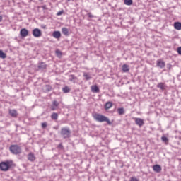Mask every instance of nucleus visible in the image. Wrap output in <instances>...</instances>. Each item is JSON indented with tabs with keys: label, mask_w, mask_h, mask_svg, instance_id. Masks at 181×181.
Returning <instances> with one entry per match:
<instances>
[{
	"label": "nucleus",
	"mask_w": 181,
	"mask_h": 181,
	"mask_svg": "<svg viewBox=\"0 0 181 181\" xmlns=\"http://www.w3.org/2000/svg\"><path fill=\"white\" fill-rule=\"evenodd\" d=\"M153 170L154 172H156V173H160L162 171V167L160 165L156 164L153 166Z\"/></svg>",
	"instance_id": "11"
},
{
	"label": "nucleus",
	"mask_w": 181,
	"mask_h": 181,
	"mask_svg": "<svg viewBox=\"0 0 181 181\" xmlns=\"http://www.w3.org/2000/svg\"><path fill=\"white\" fill-rule=\"evenodd\" d=\"M174 28L176 30H181V23L180 22H175L174 23Z\"/></svg>",
	"instance_id": "16"
},
{
	"label": "nucleus",
	"mask_w": 181,
	"mask_h": 181,
	"mask_svg": "<svg viewBox=\"0 0 181 181\" xmlns=\"http://www.w3.org/2000/svg\"><path fill=\"white\" fill-rule=\"evenodd\" d=\"M129 181H139V180L138 178H136V177H130Z\"/></svg>",
	"instance_id": "31"
},
{
	"label": "nucleus",
	"mask_w": 181,
	"mask_h": 181,
	"mask_svg": "<svg viewBox=\"0 0 181 181\" xmlns=\"http://www.w3.org/2000/svg\"><path fill=\"white\" fill-rule=\"evenodd\" d=\"M92 93H100V88L97 86V85L91 86Z\"/></svg>",
	"instance_id": "14"
},
{
	"label": "nucleus",
	"mask_w": 181,
	"mask_h": 181,
	"mask_svg": "<svg viewBox=\"0 0 181 181\" xmlns=\"http://www.w3.org/2000/svg\"><path fill=\"white\" fill-rule=\"evenodd\" d=\"M122 70L124 73H127V71H129V66L127 64H124L122 66Z\"/></svg>",
	"instance_id": "21"
},
{
	"label": "nucleus",
	"mask_w": 181,
	"mask_h": 181,
	"mask_svg": "<svg viewBox=\"0 0 181 181\" xmlns=\"http://www.w3.org/2000/svg\"><path fill=\"white\" fill-rule=\"evenodd\" d=\"M51 118H52V119H54V121H56V119H57V118H59V115L56 112H53L51 115Z\"/></svg>",
	"instance_id": "22"
},
{
	"label": "nucleus",
	"mask_w": 181,
	"mask_h": 181,
	"mask_svg": "<svg viewBox=\"0 0 181 181\" xmlns=\"http://www.w3.org/2000/svg\"><path fill=\"white\" fill-rule=\"evenodd\" d=\"M57 148L59 149H64V147L63 146V143H60L58 146H57Z\"/></svg>",
	"instance_id": "32"
},
{
	"label": "nucleus",
	"mask_w": 181,
	"mask_h": 181,
	"mask_svg": "<svg viewBox=\"0 0 181 181\" xmlns=\"http://www.w3.org/2000/svg\"><path fill=\"white\" fill-rule=\"evenodd\" d=\"M41 127L42 129H45V128H47V122H45L41 124Z\"/></svg>",
	"instance_id": "28"
},
{
	"label": "nucleus",
	"mask_w": 181,
	"mask_h": 181,
	"mask_svg": "<svg viewBox=\"0 0 181 181\" xmlns=\"http://www.w3.org/2000/svg\"><path fill=\"white\" fill-rule=\"evenodd\" d=\"M117 112L119 115H124V114H125V110H124V107H119L117 109Z\"/></svg>",
	"instance_id": "19"
},
{
	"label": "nucleus",
	"mask_w": 181,
	"mask_h": 181,
	"mask_svg": "<svg viewBox=\"0 0 181 181\" xmlns=\"http://www.w3.org/2000/svg\"><path fill=\"white\" fill-rule=\"evenodd\" d=\"M21 37H26L29 35V31L26 28H23L20 31Z\"/></svg>",
	"instance_id": "9"
},
{
	"label": "nucleus",
	"mask_w": 181,
	"mask_h": 181,
	"mask_svg": "<svg viewBox=\"0 0 181 181\" xmlns=\"http://www.w3.org/2000/svg\"><path fill=\"white\" fill-rule=\"evenodd\" d=\"M43 28H44V29H45V28H46V26H43Z\"/></svg>",
	"instance_id": "41"
},
{
	"label": "nucleus",
	"mask_w": 181,
	"mask_h": 181,
	"mask_svg": "<svg viewBox=\"0 0 181 181\" xmlns=\"http://www.w3.org/2000/svg\"><path fill=\"white\" fill-rule=\"evenodd\" d=\"M56 54H57V56L60 57V56H62V52L60 50L57 49L56 51Z\"/></svg>",
	"instance_id": "34"
},
{
	"label": "nucleus",
	"mask_w": 181,
	"mask_h": 181,
	"mask_svg": "<svg viewBox=\"0 0 181 181\" xmlns=\"http://www.w3.org/2000/svg\"><path fill=\"white\" fill-rule=\"evenodd\" d=\"M37 70H41V71H43V70H46V69H47V64H46L45 62H38L37 64Z\"/></svg>",
	"instance_id": "7"
},
{
	"label": "nucleus",
	"mask_w": 181,
	"mask_h": 181,
	"mask_svg": "<svg viewBox=\"0 0 181 181\" xmlns=\"http://www.w3.org/2000/svg\"><path fill=\"white\" fill-rule=\"evenodd\" d=\"M124 4L127 5L128 6H131L132 5L133 1L132 0H124Z\"/></svg>",
	"instance_id": "24"
},
{
	"label": "nucleus",
	"mask_w": 181,
	"mask_h": 181,
	"mask_svg": "<svg viewBox=\"0 0 181 181\" xmlns=\"http://www.w3.org/2000/svg\"><path fill=\"white\" fill-rule=\"evenodd\" d=\"M12 168V161H2L0 163V170L2 172H8Z\"/></svg>",
	"instance_id": "3"
},
{
	"label": "nucleus",
	"mask_w": 181,
	"mask_h": 181,
	"mask_svg": "<svg viewBox=\"0 0 181 181\" xmlns=\"http://www.w3.org/2000/svg\"><path fill=\"white\" fill-rule=\"evenodd\" d=\"M69 81L76 83L77 81V77L74 75H69Z\"/></svg>",
	"instance_id": "15"
},
{
	"label": "nucleus",
	"mask_w": 181,
	"mask_h": 181,
	"mask_svg": "<svg viewBox=\"0 0 181 181\" xmlns=\"http://www.w3.org/2000/svg\"><path fill=\"white\" fill-rule=\"evenodd\" d=\"M62 32L63 35H64L65 36H69V29H67V28H66V27L62 28Z\"/></svg>",
	"instance_id": "17"
},
{
	"label": "nucleus",
	"mask_w": 181,
	"mask_h": 181,
	"mask_svg": "<svg viewBox=\"0 0 181 181\" xmlns=\"http://www.w3.org/2000/svg\"><path fill=\"white\" fill-rule=\"evenodd\" d=\"M165 66H166V64L162 59L157 60V67H159L160 69H163Z\"/></svg>",
	"instance_id": "10"
},
{
	"label": "nucleus",
	"mask_w": 181,
	"mask_h": 181,
	"mask_svg": "<svg viewBox=\"0 0 181 181\" xmlns=\"http://www.w3.org/2000/svg\"><path fill=\"white\" fill-rule=\"evenodd\" d=\"M51 110L52 111H55V110H57V106H54L53 105L51 107Z\"/></svg>",
	"instance_id": "35"
},
{
	"label": "nucleus",
	"mask_w": 181,
	"mask_h": 181,
	"mask_svg": "<svg viewBox=\"0 0 181 181\" xmlns=\"http://www.w3.org/2000/svg\"><path fill=\"white\" fill-rule=\"evenodd\" d=\"M64 12V11L62 10L57 13V16H60L61 15H63Z\"/></svg>",
	"instance_id": "33"
},
{
	"label": "nucleus",
	"mask_w": 181,
	"mask_h": 181,
	"mask_svg": "<svg viewBox=\"0 0 181 181\" xmlns=\"http://www.w3.org/2000/svg\"><path fill=\"white\" fill-rule=\"evenodd\" d=\"M83 77L86 78V80H91V76H89L87 73L83 74Z\"/></svg>",
	"instance_id": "29"
},
{
	"label": "nucleus",
	"mask_w": 181,
	"mask_h": 181,
	"mask_svg": "<svg viewBox=\"0 0 181 181\" xmlns=\"http://www.w3.org/2000/svg\"><path fill=\"white\" fill-rule=\"evenodd\" d=\"M158 88H160V90H165L166 89V85H165V83H159L157 85Z\"/></svg>",
	"instance_id": "18"
},
{
	"label": "nucleus",
	"mask_w": 181,
	"mask_h": 181,
	"mask_svg": "<svg viewBox=\"0 0 181 181\" xmlns=\"http://www.w3.org/2000/svg\"><path fill=\"white\" fill-rule=\"evenodd\" d=\"M33 36H34V37H40V36H42V30H40L39 28L33 29Z\"/></svg>",
	"instance_id": "5"
},
{
	"label": "nucleus",
	"mask_w": 181,
	"mask_h": 181,
	"mask_svg": "<svg viewBox=\"0 0 181 181\" xmlns=\"http://www.w3.org/2000/svg\"><path fill=\"white\" fill-rule=\"evenodd\" d=\"M60 135L63 139H68L71 136V130L69 127H62L60 131Z\"/></svg>",
	"instance_id": "2"
},
{
	"label": "nucleus",
	"mask_w": 181,
	"mask_h": 181,
	"mask_svg": "<svg viewBox=\"0 0 181 181\" xmlns=\"http://www.w3.org/2000/svg\"><path fill=\"white\" fill-rule=\"evenodd\" d=\"M52 105H54V107H59V102H57V100H54L52 102Z\"/></svg>",
	"instance_id": "30"
},
{
	"label": "nucleus",
	"mask_w": 181,
	"mask_h": 181,
	"mask_svg": "<svg viewBox=\"0 0 181 181\" xmlns=\"http://www.w3.org/2000/svg\"><path fill=\"white\" fill-rule=\"evenodd\" d=\"M28 159L30 162H35V160H36V157L33 153H29L28 155Z\"/></svg>",
	"instance_id": "12"
},
{
	"label": "nucleus",
	"mask_w": 181,
	"mask_h": 181,
	"mask_svg": "<svg viewBox=\"0 0 181 181\" xmlns=\"http://www.w3.org/2000/svg\"><path fill=\"white\" fill-rule=\"evenodd\" d=\"M93 118L98 122H107L108 125H112V122L110 121V119L107 117L101 114H98V113L95 114L93 115Z\"/></svg>",
	"instance_id": "1"
},
{
	"label": "nucleus",
	"mask_w": 181,
	"mask_h": 181,
	"mask_svg": "<svg viewBox=\"0 0 181 181\" xmlns=\"http://www.w3.org/2000/svg\"><path fill=\"white\" fill-rule=\"evenodd\" d=\"M87 15L88 16V18H90V19L94 18V16L91 14V13H88Z\"/></svg>",
	"instance_id": "36"
},
{
	"label": "nucleus",
	"mask_w": 181,
	"mask_h": 181,
	"mask_svg": "<svg viewBox=\"0 0 181 181\" xmlns=\"http://www.w3.org/2000/svg\"><path fill=\"white\" fill-rule=\"evenodd\" d=\"M9 151L13 155H19V153H22V148H21V146L15 144H13L9 147Z\"/></svg>",
	"instance_id": "4"
},
{
	"label": "nucleus",
	"mask_w": 181,
	"mask_h": 181,
	"mask_svg": "<svg viewBox=\"0 0 181 181\" xmlns=\"http://www.w3.org/2000/svg\"><path fill=\"white\" fill-rule=\"evenodd\" d=\"M52 36L54 37V39H60L62 37V33L60 31H54Z\"/></svg>",
	"instance_id": "13"
},
{
	"label": "nucleus",
	"mask_w": 181,
	"mask_h": 181,
	"mask_svg": "<svg viewBox=\"0 0 181 181\" xmlns=\"http://www.w3.org/2000/svg\"><path fill=\"white\" fill-rule=\"evenodd\" d=\"M112 107V103L111 102H107L105 105V110H110Z\"/></svg>",
	"instance_id": "20"
},
{
	"label": "nucleus",
	"mask_w": 181,
	"mask_h": 181,
	"mask_svg": "<svg viewBox=\"0 0 181 181\" xmlns=\"http://www.w3.org/2000/svg\"><path fill=\"white\" fill-rule=\"evenodd\" d=\"M43 28H44V29H45V28H46V26H43Z\"/></svg>",
	"instance_id": "42"
},
{
	"label": "nucleus",
	"mask_w": 181,
	"mask_h": 181,
	"mask_svg": "<svg viewBox=\"0 0 181 181\" xmlns=\"http://www.w3.org/2000/svg\"><path fill=\"white\" fill-rule=\"evenodd\" d=\"M67 1H68V2H69L70 0H67Z\"/></svg>",
	"instance_id": "43"
},
{
	"label": "nucleus",
	"mask_w": 181,
	"mask_h": 181,
	"mask_svg": "<svg viewBox=\"0 0 181 181\" xmlns=\"http://www.w3.org/2000/svg\"><path fill=\"white\" fill-rule=\"evenodd\" d=\"M8 114L13 118H18V111L15 109L9 110H8Z\"/></svg>",
	"instance_id": "8"
},
{
	"label": "nucleus",
	"mask_w": 181,
	"mask_h": 181,
	"mask_svg": "<svg viewBox=\"0 0 181 181\" xmlns=\"http://www.w3.org/2000/svg\"><path fill=\"white\" fill-rule=\"evenodd\" d=\"M0 59H6V54L0 49Z\"/></svg>",
	"instance_id": "23"
},
{
	"label": "nucleus",
	"mask_w": 181,
	"mask_h": 181,
	"mask_svg": "<svg viewBox=\"0 0 181 181\" xmlns=\"http://www.w3.org/2000/svg\"><path fill=\"white\" fill-rule=\"evenodd\" d=\"M45 91H47V93L52 90V87L50 86V85H45Z\"/></svg>",
	"instance_id": "27"
},
{
	"label": "nucleus",
	"mask_w": 181,
	"mask_h": 181,
	"mask_svg": "<svg viewBox=\"0 0 181 181\" xmlns=\"http://www.w3.org/2000/svg\"><path fill=\"white\" fill-rule=\"evenodd\" d=\"M168 66V70H170L171 67H172V65H170V64H168L167 65Z\"/></svg>",
	"instance_id": "38"
},
{
	"label": "nucleus",
	"mask_w": 181,
	"mask_h": 181,
	"mask_svg": "<svg viewBox=\"0 0 181 181\" xmlns=\"http://www.w3.org/2000/svg\"><path fill=\"white\" fill-rule=\"evenodd\" d=\"M86 11V12H88V11H87V10H85Z\"/></svg>",
	"instance_id": "40"
},
{
	"label": "nucleus",
	"mask_w": 181,
	"mask_h": 181,
	"mask_svg": "<svg viewBox=\"0 0 181 181\" xmlns=\"http://www.w3.org/2000/svg\"><path fill=\"white\" fill-rule=\"evenodd\" d=\"M62 91L64 93H70V88H69V86H65L62 88Z\"/></svg>",
	"instance_id": "25"
},
{
	"label": "nucleus",
	"mask_w": 181,
	"mask_h": 181,
	"mask_svg": "<svg viewBox=\"0 0 181 181\" xmlns=\"http://www.w3.org/2000/svg\"><path fill=\"white\" fill-rule=\"evenodd\" d=\"M134 119L136 125H138L139 128H141L142 127H144V125H145V122H144V119H142L141 118H134Z\"/></svg>",
	"instance_id": "6"
},
{
	"label": "nucleus",
	"mask_w": 181,
	"mask_h": 181,
	"mask_svg": "<svg viewBox=\"0 0 181 181\" xmlns=\"http://www.w3.org/2000/svg\"><path fill=\"white\" fill-rule=\"evenodd\" d=\"M177 53H178V54H180V56H181V47H179L178 48H177Z\"/></svg>",
	"instance_id": "37"
},
{
	"label": "nucleus",
	"mask_w": 181,
	"mask_h": 181,
	"mask_svg": "<svg viewBox=\"0 0 181 181\" xmlns=\"http://www.w3.org/2000/svg\"><path fill=\"white\" fill-rule=\"evenodd\" d=\"M161 141L165 142L166 144H169V139L165 136L161 137Z\"/></svg>",
	"instance_id": "26"
},
{
	"label": "nucleus",
	"mask_w": 181,
	"mask_h": 181,
	"mask_svg": "<svg viewBox=\"0 0 181 181\" xmlns=\"http://www.w3.org/2000/svg\"><path fill=\"white\" fill-rule=\"evenodd\" d=\"M2 19H3L2 16H0V22L2 21Z\"/></svg>",
	"instance_id": "39"
}]
</instances>
